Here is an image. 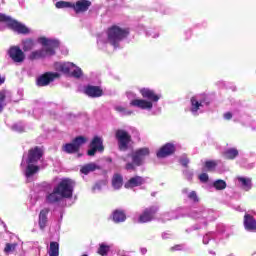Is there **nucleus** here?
I'll return each instance as SVG.
<instances>
[{"label":"nucleus","mask_w":256,"mask_h":256,"mask_svg":"<svg viewBox=\"0 0 256 256\" xmlns=\"http://www.w3.org/2000/svg\"><path fill=\"white\" fill-rule=\"evenodd\" d=\"M109 251H111V246L102 243L99 245L97 253H98V255L106 256V255H108Z\"/></svg>","instance_id":"nucleus-30"},{"label":"nucleus","mask_w":256,"mask_h":256,"mask_svg":"<svg viewBox=\"0 0 256 256\" xmlns=\"http://www.w3.org/2000/svg\"><path fill=\"white\" fill-rule=\"evenodd\" d=\"M43 155H45V151L43 150V148L35 146L28 151V158L26 160V163H38Z\"/></svg>","instance_id":"nucleus-13"},{"label":"nucleus","mask_w":256,"mask_h":256,"mask_svg":"<svg viewBox=\"0 0 256 256\" xmlns=\"http://www.w3.org/2000/svg\"><path fill=\"white\" fill-rule=\"evenodd\" d=\"M8 55L14 63H23L25 61V52L19 46L10 47Z\"/></svg>","instance_id":"nucleus-14"},{"label":"nucleus","mask_w":256,"mask_h":256,"mask_svg":"<svg viewBox=\"0 0 256 256\" xmlns=\"http://www.w3.org/2000/svg\"><path fill=\"white\" fill-rule=\"evenodd\" d=\"M131 113H133V112L129 111V112H127V115H131Z\"/></svg>","instance_id":"nucleus-48"},{"label":"nucleus","mask_w":256,"mask_h":256,"mask_svg":"<svg viewBox=\"0 0 256 256\" xmlns=\"http://www.w3.org/2000/svg\"><path fill=\"white\" fill-rule=\"evenodd\" d=\"M122 160H123V161H127V158H125V157H122Z\"/></svg>","instance_id":"nucleus-47"},{"label":"nucleus","mask_w":256,"mask_h":256,"mask_svg":"<svg viewBox=\"0 0 256 256\" xmlns=\"http://www.w3.org/2000/svg\"><path fill=\"white\" fill-rule=\"evenodd\" d=\"M204 167L207 171H215V169L217 168V161L215 160H207L204 164Z\"/></svg>","instance_id":"nucleus-34"},{"label":"nucleus","mask_w":256,"mask_h":256,"mask_svg":"<svg viewBox=\"0 0 256 256\" xmlns=\"http://www.w3.org/2000/svg\"><path fill=\"white\" fill-rule=\"evenodd\" d=\"M244 229L251 233H256V220L251 214L244 215Z\"/></svg>","instance_id":"nucleus-16"},{"label":"nucleus","mask_w":256,"mask_h":256,"mask_svg":"<svg viewBox=\"0 0 256 256\" xmlns=\"http://www.w3.org/2000/svg\"><path fill=\"white\" fill-rule=\"evenodd\" d=\"M127 37H129V28H121L117 25H113L107 30L108 42L115 48L119 47V43H121L123 39H127Z\"/></svg>","instance_id":"nucleus-3"},{"label":"nucleus","mask_w":256,"mask_h":256,"mask_svg":"<svg viewBox=\"0 0 256 256\" xmlns=\"http://www.w3.org/2000/svg\"><path fill=\"white\" fill-rule=\"evenodd\" d=\"M57 9H73V2L58 1L55 4Z\"/></svg>","instance_id":"nucleus-32"},{"label":"nucleus","mask_w":256,"mask_h":256,"mask_svg":"<svg viewBox=\"0 0 256 256\" xmlns=\"http://www.w3.org/2000/svg\"><path fill=\"white\" fill-rule=\"evenodd\" d=\"M85 95H88V97H92L93 99L97 97H103V89L99 86H87L84 89Z\"/></svg>","instance_id":"nucleus-17"},{"label":"nucleus","mask_w":256,"mask_h":256,"mask_svg":"<svg viewBox=\"0 0 256 256\" xmlns=\"http://www.w3.org/2000/svg\"><path fill=\"white\" fill-rule=\"evenodd\" d=\"M15 249H17V243H14V244L6 243L4 248V253H6V255H9L10 253H13Z\"/></svg>","instance_id":"nucleus-37"},{"label":"nucleus","mask_w":256,"mask_h":256,"mask_svg":"<svg viewBox=\"0 0 256 256\" xmlns=\"http://www.w3.org/2000/svg\"><path fill=\"white\" fill-rule=\"evenodd\" d=\"M105 185H107V179L99 180L94 184L92 189L94 191H101V189L105 187Z\"/></svg>","instance_id":"nucleus-36"},{"label":"nucleus","mask_w":256,"mask_h":256,"mask_svg":"<svg viewBox=\"0 0 256 256\" xmlns=\"http://www.w3.org/2000/svg\"><path fill=\"white\" fill-rule=\"evenodd\" d=\"M73 67H75V64H73L71 62L56 64L57 71H60L61 73H64L65 75H69L71 73V69H73Z\"/></svg>","instance_id":"nucleus-22"},{"label":"nucleus","mask_w":256,"mask_h":256,"mask_svg":"<svg viewBox=\"0 0 256 256\" xmlns=\"http://www.w3.org/2000/svg\"><path fill=\"white\" fill-rule=\"evenodd\" d=\"M179 162L182 167H189V158L187 156L180 158Z\"/></svg>","instance_id":"nucleus-39"},{"label":"nucleus","mask_w":256,"mask_h":256,"mask_svg":"<svg viewBox=\"0 0 256 256\" xmlns=\"http://www.w3.org/2000/svg\"><path fill=\"white\" fill-rule=\"evenodd\" d=\"M87 143V138L84 136H77L72 140V143H66L62 146V151L64 153H68L69 155L73 153H79V149H81V145H85Z\"/></svg>","instance_id":"nucleus-7"},{"label":"nucleus","mask_w":256,"mask_h":256,"mask_svg":"<svg viewBox=\"0 0 256 256\" xmlns=\"http://www.w3.org/2000/svg\"><path fill=\"white\" fill-rule=\"evenodd\" d=\"M112 187L114 189H121V187H123V176L121 174H114L112 178Z\"/></svg>","instance_id":"nucleus-26"},{"label":"nucleus","mask_w":256,"mask_h":256,"mask_svg":"<svg viewBox=\"0 0 256 256\" xmlns=\"http://www.w3.org/2000/svg\"><path fill=\"white\" fill-rule=\"evenodd\" d=\"M6 99H7V91L0 90V113H3V109H5Z\"/></svg>","instance_id":"nucleus-33"},{"label":"nucleus","mask_w":256,"mask_h":256,"mask_svg":"<svg viewBox=\"0 0 256 256\" xmlns=\"http://www.w3.org/2000/svg\"><path fill=\"white\" fill-rule=\"evenodd\" d=\"M12 129L18 131V133H25V127L15 124Z\"/></svg>","instance_id":"nucleus-41"},{"label":"nucleus","mask_w":256,"mask_h":256,"mask_svg":"<svg viewBox=\"0 0 256 256\" xmlns=\"http://www.w3.org/2000/svg\"><path fill=\"white\" fill-rule=\"evenodd\" d=\"M224 119H226L227 121H231V119H233V114L231 112H226L224 114Z\"/></svg>","instance_id":"nucleus-43"},{"label":"nucleus","mask_w":256,"mask_h":256,"mask_svg":"<svg viewBox=\"0 0 256 256\" xmlns=\"http://www.w3.org/2000/svg\"><path fill=\"white\" fill-rule=\"evenodd\" d=\"M175 151H177L175 144L169 142L160 147V149L156 152V157L158 159H165L166 157L175 155Z\"/></svg>","instance_id":"nucleus-12"},{"label":"nucleus","mask_w":256,"mask_h":256,"mask_svg":"<svg viewBox=\"0 0 256 256\" xmlns=\"http://www.w3.org/2000/svg\"><path fill=\"white\" fill-rule=\"evenodd\" d=\"M149 155H151V150L147 147L135 150L132 154L128 155V157H131L132 162L126 164L125 170L135 171V167H141L145 161V157H149Z\"/></svg>","instance_id":"nucleus-4"},{"label":"nucleus","mask_w":256,"mask_h":256,"mask_svg":"<svg viewBox=\"0 0 256 256\" xmlns=\"http://www.w3.org/2000/svg\"><path fill=\"white\" fill-rule=\"evenodd\" d=\"M103 153L105 151V146H103V138L99 136H94L90 142V149L87 151L89 157H95V153Z\"/></svg>","instance_id":"nucleus-10"},{"label":"nucleus","mask_w":256,"mask_h":256,"mask_svg":"<svg viewBox=\"0 0 256 256\" xmlns=\"http://www.w3.org/2000/svg\"><path fill=\"white\" fill-rule=\"evenodd\" d=\"M59 77H61V74L58 72H45L37 78L36 85L38 87H47V85L53 83L55 79H59Z\"/></svg>","instance_id":"nucleus-9"},{"label":"nucleus","mask_w":256,"mask_h":256,"mask_svg":"<svg viewBox=\"0 0 256 256\" xmlns=\"http://www.w3.org/2000/svg\"><path fill=\"white\" fill-rule=\"evenodd\" d=\"M5 83V76H1L0 74V86Z\"/></svg>","instance_id":"nucleus-45"},{"label":"nucleus","mask_w":256,"mask_h":256,"mask_svg":"<svg viewBox=\"0 0 256 256\" xmlns=\"http://www.w3.org/2000/svg\"><path fill=\"white\" fill-rule=\"evenodd\" d=\"M159 211L157 206H150L143 210L142 214L139 216V223H151L155 219V215Z\"/></svg>","instance_id":"nucleus-11"},{"label":"nucleus","mask_w":256,"mask_h":256,"mask_svg":"<svg viewBox=\"0 0 256 256\" xmlns=\"http://www.w3.org/2000/svg\"><path fill=\"white\" fill-rule=\"evenodd\" d=\"M39 42L41 43V45H43V47L46 48L32 51L28 56V59L30 61L45 59V57H53V55H55V49H58L59 47V41L47 39L46 37H41L39 39Z\"/></svg>","instance_id":"nucleus-2"},{"label":"nucleus","mask_w":256,"mask_h":256,"mask_svg":"<svg viewBox=\"0 0 256 256\" xmlns=\"http://www.w3.org/2000/svg\"><path fill=\"white\" fill-rule=\"evenodd\" d=\"M199 179L202 183H207V181H209V175H207V173H202L199 175Z\"/></svg>","instance_id":"nucleus-42"},{"label":"nucleus","mask_w":256,"mask_h":256,"mask_svg":"<svg viewBox=\"0 0 256 256\" xmlns=\"http://www.w3.org/2000/svg\"><path fill=\"white\" fill-rule=\"evenodd\" d=\"M54 188L61 194L63 199H71L75 189V181L71 178H63Z\"/></svg>","instance_id":"nucleus-6"},{"label":"nucleus","mask_w":256,"mask_h":256,"mask_svg":"<svg viewBox=\"0 0 256 256\" xmlns=\"http://www.w3.org/2000/svg\"><path fill=\"white\" fill-rule=\"evenodd\" d=\"M99 169H101V166L95 164V162H90L81 166L80 173H82V175H89V173H93Z\"/></svg>","instance_id":"nucleus-20"},{"label":"nucleus","mask_w":256,"mask_h":256,"mask_svg":"<svg viewBox=\"0 0 256 256\" xmlns=\"http://www.w3.org/2000/svg\"><path fill=\"white\" fill-rule=\"evenodd\" d=\"M239 155V150L236 148H230L224 152L225 159L233 160Z\"/></svg>","instance_id":"nucleus-28"},{"label":"nucleus","mask_w":256,"mask_h":256,"mask_svg":"<svg viewBox=\"0 0 256 256\" xmlns=\"http://www.w3.org/2000/svg\"><path fill=\"white\" fill-rule=\"evenodd\" d=\"M188 199H190V201H193V203H199V196H197L196 191H191L188 194Z\"/></svg>","instance_id":"nucleus-38"},{"label":"nucleus","mask_w":256,"mask_h":256,"mask_svg":"<svg viewBox=\"0 0 256 256\" xmlns=\"http://www.w3.org/2000/svg\"><path fill=\"white\" fill-rule=\"evenodd\" d=\"M39 166L34 165L33 163H27L25 177L29 179V177H33L36 173H39Z\"/></svg>","instance_id":"nucleus-24"},{"label":"nucleus","mask_w":256,"mask_h":256,"mask_svg":"<svg viewBox=\"0 0 256 256\" xmlns=\"http://www.w3.org/2000/svg\"><path fill=\"white\" fill-rule=\"evenodd\" d=\"M23 51H31L35 47V41L33 39H26L22 41Z\"/></svg>","instance_id":"nucleus-29"},{"label":"nucleus","mask_w":256,"mask_h":256,"mask_svg":"<svg viewBox=\"0 0 256 256\" xmlns=\"http://www.w3.org/2000/svg\"><path fill=\"white\" fill-rule=\"evenodd\" d=\"M116 111H118L119 113H123L125 112V108L123 106H117Z\"/></svg>","instance_id":"nucleus-44"},{"label":"nucleus","mask_w":256,"mask_h":256,"mask_svg":"<svg viewBox=\"0 0 256 256\" xmlns=\"http://www.w3.org/2000/svg\"><path fill=\"white\" fill-rule=\"evenodd\" d=\"M47 215H49V208H44L40 211L38 223L41 231L47 227Z\"/></svg>","instance_id":"nucleus-21"},{"label":"nucleus","mask_w":256,"mask_h":256,"mask_svg":"<svg viewBox=\"0 0 256 256\" xmlns=\"http://www.w3.org/2000/svg\"><path fill=\"white\" fill-rule=\"evenodd\" d=\"M81 75H83V71H81L80 68H77L72 72V77H75L76 79H79Z\"/></svg>","instance_id":"nucleus-40"},{"label":"nucleus","mask_w":256,"mask_h":256,"mask_svg":"<svg viewBox=\"0 0 256 256\" xmlns=\"http://www.w3.org/2000/svg\"><path fill=\"white\" fill-rule=\"evenodd\" d=\"M213 187L217 190V191H223V189L227 188V182H225L224 180H216L213 183Z\"/></svg>","instance_id":"nucleus-35"},{"label":"nucleus","mask_w":256,"mask_h":256,"mask_svg":"<svg viewBox=\"0 0 256 256\" xmlns=\"http://www.w3.org/2000/svg\"><path fill=\"white\" fill-rule=\"evenodd\" d=\"M187 192H188L187 189H183V190H182V193H187Z\"/></svg>","instance_id":"nucleus-46"},{"label":"nucleus","mask_w":256,"mask_h":256,"mask_svg":"<svg viewBox=\"0 0 256 256\" xmlns=\"http://www.w3.org/2000/svg\"><path fill=\"white\" fill-rule=\"evenodd\" d=\"M140 94L143 99L132 100L130 102L131 107H138V109L151 111L153 109V103H157V101L161 99L159 94L149 88H141Z\"/></svg>","instance_id":"nucleus-1"},{"label":"nucleus","mask_w":256,"mask_h":256,"mask_svg":"<svg viewBox=\"0 0 256 256\" xmlns=\"http://www.w3.org/2000/svg\"><path fill=\"white\" fill-rule=\"evenodd\" d=\"M92 3L90 0H78L75 3H72V9L75 11L76 15L79 13H87Z\"/></svg>","instance_id":"nucleus-15"},{"label":"nucleus","mask_w":256,"mask_h":256,"mask_svg":"<svg viewBox=\"0 0 256 256\" xmlns=\"http://www.w3.org/2000/svg\"><path fill=\"white\" fill-rule=\"evenodd\" d=\"M237 180L239 181V183H241V185L245 191H249L251 189V187H253L251 178L238 177Z\"/></svg>","instance_id":"nucleus-27"},{"label":"nucleus","mask_w":256,"mask_h":256,"mask_svg":"<svg viewBox=\"0 0 256 256\" xmlns=\"http://www.w3.org/2000/svg\"><path fill=\"white\" fill-rule=\"evenodd\" d=\"M190 103H191L190 111L192 113H197V111H199V108L203 107V100L198 101L197 97H195V96L191 97Z\"/></svg>","instance_id":"nucleus-25"},{"label":"nucleus","mask_w":256,"mask_h":256,"mask_svg":"<svg viewBox=\"0 0 256 256\" xmlns=\"http://www.w3.org/2000/svg\"><path fill=\"white\" fill-rule=\"evenodd\" d=\"M0 23H6L8 29L19 33L20 35H29V28L24 24H21L17 20H13L10 16L0 13Z\"/></svg>","instance_id":"nucleus-5"},{"label":"nucleus","mask_w":256,"mask_h":256,"mask_svg":"<svg viewBox=\"0 0 256 256\" xmlns=\"http://www.w3.org/2000/svg\"><path fill=\"white\" fill-rule=\"evenodd\" d=\"M112 219L114 223H123L127 219V215L124 210L116 209L113 211Z\"/></svg>","instance_id":"nucleus-23"},{"label":"nucleus","mask_w":256,"mask_h":256,"mask_svg":"<svg viewBox=\"0 0 256 256\" xmlns=\"http://www.w3.org/2000/svg\"><path fill=\"white\" fill-rule=\"evenodd\" d=\"M63 199V196L56 190L54 187L53 191L46 195V203L49 205H53L55 203H59Z\"/></svg>","instance_id":"nucleus-19"},{"label":"nucleus","mask_w":256,"mask_h":256,"mask_svg":"<svg viewBox=\"0 0 256 256\" xmlns=\"http://www.w3.org/2000/svg\"><path fill=\"white\" fill-rule=\"evenodd\" d=\"M49 256H59V243L50 242Z\"/></svg>","instance_id":"nucleus-31"},{"label":"nucleus","mask_w":256,"mask_h":256,"mask_svg":"<svg viewBox=\"0 0 256 256\" xmlns=\"http://www.w3.org/2000/svg\"><path fill=\"white\" fill-rule=\"evenodd\" d=\"M115 137L118 141L119 151H127L129 149V143H131V134L124 129H118L115 132Z\"/></svg>","instance_id":"nucleus-8"},{"label":"nucleus","mask_w":256,"mask_h":256,"mask_svg":"<svg viewBox=\"0 0 256 256\" xmlns=\"http://www.w3.org/2000/svg\"><path fill=\"white\" fill-rule=\"evenodd\" d=\"M145 183V178L141 176H134L130 178L124 185L125 189H133L134 187H141Z\"/></svg>","instance_id":"nucleus-18"}]
</instances>
